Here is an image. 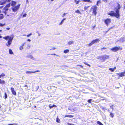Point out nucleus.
Returning <instances> with one entry per match:
<instances>
[{
    "label": "nucleus",
    "mask_w": 125,
    "mask_h": 125,
    "mask_svg": "<svg viewBox=\"0 0 125 125\" xmlns=\"http://www.w3.org/2000/svg\"><path fill=\"white\" fill-rule=\"evenodd\" d=\"M117 8H115L114 10L115 9V13L113 11H111L109 12L107 14L108 15L110 16H114L115 17L118 18L120 16L119 14V10L121 8V7L120 4L117 3Z\"/></svg>",
    "instance_id": "f257e3e1"
},
{
    "label": "nucleus",
    "mask_w": 125,
    "mask_h": 125,
    "mask_svg": "<svg viewBox=\"0 0 125 125\" xmlns=\"http://www.w3.org/2000/svg\"><path fill=\"white\" fill-rule=\"evenodd\" d=\"M13 36H10L7 35L3 37V39L6 40H9L7 43L6 44L8 47H9L12 43V41L13 38Z\"/></svg>",
    "instance_id": "f03ea898"
},
{
    "label": "nucleus",
    "mask_w": 125,
    "mask_h": 125,
    "mask_svg": "<svg viewBox=\"0 0 125 125\" xmlns=\"http://www.w3.org/2000/svg\"><path fill=\"white\" fill-rule=\"evenodd\" d=\"M110 57V56L109 55H104L102 56H98V58L99 59L101 62H103L106 59H108Z\"/></svg>",
    "instance_id": "7ed1b4c3"
},
{
    "label": "nucleus",
    "mask_w": 125,
    "mask_h": 125,
    "mask_svg": "<svg viewBox=\"0 0 125 125\" xmlns=\"http://www.w3.org/2000/svg\"><path fill=\"white\" fill-rule=\"evenodd\" d=\"M97 7L96 5H94L92 6L90 9L91 11H92V14L95 16L97 13Z\"/></svg>",
    "instance_id": "20e7f679"
},
{
    "label": "nucleus",
    "mask_w": 125,
    "mask_h": 125,
    "mask_svg": "<svg viewBox=\"0 0 125 125\" xmlns=\"http://www.w3.org/2000/svg\"><path fill=\"white\" fill-rule=\"evenodd\" d=\"M100 39H96L92 41L91 42L88 44V46L90 47L95 43L99 42L100 41Z\"/></svg>",
    "instance_id": "39448f33"
},
{
    "label": "nucleus",
    "mask_w": 125,
    "mask_h": 125,
    "mask_svg": "<svg viewBox=\"0 0 125 125\" xmlns=\"http://www.w3.org/2000/svg\"><path fill=\"white\" fill-rule=\"evenodd\" d=\"M122 49V47H120L119 46H115L111 49V50L113 52H116L119 50H121Z\"/></svg>",
    "instance_id": "423d86ee"
},
{
    "label": "nucleus",
    "mask_w": 125,
    "mask_h": 125,
    "mask_svg": "<svg viewBox=\"0 0 125 125\" xmlns=\"http://www.w3.org/2000/svg\"><path fill=\"white\" fill-rule=\"evenodd\" d=\"M20 6V4H18L17 6H13L11 8L12 11L14 12L17 11L19 8Z\"/></svg>",
    "instance_id": "0eeeda50"
},
{
    "label": "nucleus",
    "mask_w": 125,
    "mask_h": 125,
    "mask_svg": "<svg viewBox=\"0 0 125 125\" xmlns=\"http://www.w3.org/2000/svg\"><path fill=\"white\" fill-rule=\"evenodd\" d=\"M111 20L110 18H107L104 20V22L105 24L108 26L110 23H111Z\"/></svg>",
    "instance_id": "6e6552de"
},
{
    "label": "nucleus",
    "mask_w": 125,
    "mask_h": 125,
    "mask_svg": "<svg viewBox=\"0 0 125 125\" xmlns=\"http://www.w3.org/2000/svg\"><path fill=\"white\" fill-rule=\"evenodd\" d=\"M2 1H0V5H3L6 4L7 2H10L11 0H3Z\"/></svg>",
    "instance_id": "1a4fd4ad"
},
{
    "label": "nucleus",
    "mask_w": 125,
    "mask_h": 125,
    "mask_svg": "<svg viewBox=\"0 0 125 125\" xmlns=\"http://www.w3.org/2000/svg\"><path fill=\"white\" fill-rule=\"evenodd\" d=\"M10 90H11V92L12 94L15 96L16 95V93L13 87H11L10 88Z\"/></svg>",
    "instance_id": "9d476101"
},
{
    "label": "nucleus",
    "mask_w": 125,
    "mask_h": 125,
    "mask_svg": "<svg viewBox=\"0 0 125 125\" xmlns=\"http://www.w3.org/2000/svg\"><path fill=\"white\" fill-rule=\"evenodd\" d=\"M117 74V75L119 76V77L125 76V73L124 72L120 73H118Z\"/></svg>",
    "instance_id": "9b49d317"
},
{
    "label": "nucleus",
    "mask_w": 125,
    "mask_h": 125,
    "mask_svg": "<svg viewBox=\"0 0 125 125\" xmlns=\"http://www.w3.org/2000/svg\"><path fill=\"white\" fill-rule=\"evenodd\" d=\"M6 83L5 81L3 80H1V79H0V84L1 85H4Z\"/></svg>",
    "instance_id": "f8f14e48"
},
{
    "label": "nucleus",
    "mask_w": 125,
    "mask_h": 125,
    "mask_svg": "<svg viewBox=\"0 0 125 125\" xmlns=\"http://www.w3.org/2000/svg\"><path fill=\"white\" fill-rule=\"evenodd\" d=\"M40 71L39 70H37L36 71H34V72H31V71H27L26 72V73H34L37 72H40Z\"/></svg>",
    "instance_id": "ddd939ff"
},
{
    "label": "nucleus",
    "mask_w": 125,
    "mask_h": 125,
    "mask_svg": "<svg viewBox=\"0 0 125 125\" xmlns=\"http://www.w3.org/2000/svg\"><path fill=\"white\" fill-rule=\"evenodd\" d=\"M16 4V2L14 1H12L11 2V6L13 7L15 6Z\"/></svg>",
    "instance_id": "4468645a"
},
{
    "label": "nucleus",
    "mask_w": 125,
    "mask_h": 125,
    "mask_svg": "<svg viewBox=\"0 0 125 125\" xmlns=\"http://www.w3.org/2000/svg\"><path fill=\"white\" fill-rule=\"evenodd\" d=\"M82 1L84 2H88L90 3L93 2L91 0H82Z\"/></svg>",
    "instance_id": "2eb2a0df"
},
{
    "label": "nucleus",
    "mask_w": 125,
    "mask_h": 125,
    "mask_svg": "<svg viewBox=\"0 0 125 125\" xmlns=\"http://www.w3.org/2000/svg\"><path fill=\"white\" fill-rule=\"evenodd\" d=\"M25 43H24L23 44H22L19 47V49L20 50H22L23 49V46L24 45V44Z\"/></svg>",
    "instance_id": "dca6fc26"
},
{
    "label": "nucleus",
    "mask_w": 125,
    "mask_h": 125,
    "mask_svg": "<svg viewBox=\"0 0 125 125\" xmlns=\"http://www.w3.org/2000/svg\"><path fill=\"white\" fill-rule=\"evenodd\" d=\"M53 107H56L57 106L54 104H53L52 106L51 105V104H50L49 105V107L50 109H51Z\"/></svg>",
    "instance_id": "f3484780"
},
{
    "label": "nucleus",
    "mask_w": 125,
    "mask_h": 125,
    "mask_svg": "<svg viewBox=\"0 0 125 125\" xmlns=\"http://www.w3.org/2000/svg\"><path fill=\"white\" fill-rule=\"evenodd\" d=\"M4 9L5 10V11L4 12L5 14H6V12L7 11L9 10L8 8L6 7L5 6L4 8Z\"/></svg>",
    "instance_id": "a211bd4d"
},
{
    "label": "nucleus",
    "mask_w": 125,
    "mask_h": 125,
    "mask_svg": "<svg viewBox=\"0 0 125 125\" xmlns=\"http://www.w3.org/2000/svg\"><path fill=\"white\" fill-rule=\"evenodd\" d=\"M74 42V41H69L68 42V43L69 45H70L72 44H73Z\"/></svg>",
    "instance_id": "6ab92c4d"
},
{
    "label": "nucleus",
    "mask_w": 125,
    "mask_h": 125,
    "mask_svg": "<svg viewBox=\"0 0 125 125\" xmlns=\"http://www.w3.org/2000/svg\"><path fill=\"white\" fill-rule=\"evenodd\" d=\"M73 115H65L64 116V117H69V118H72L73 117Z\"/></svg>",
    "instance_id": "aec40b11"
},
{
    "label": "nucleus",
    "mask_w": 125,
    "mask_h": 125,
    "mask_svg": "<svg viewBox=\"0 0 125 125\" xmlns=\"http://www.w3.org/2000/svg\"><path fill=\"white\" fill-rule=\"evenodd\" d=\"M66 19V18H63L61 21V22H60V23L59 24V25H61L63 23V22L64 21V20H65Z\"/></svg>",
    "instance_id": "412c9836"
},
{
    "label": "nucleus",
    "mask_w": 125,
    "mask_h": 125,
    "mask_svg": "<svg viewBox=\"0 0 125 125\" xmlns=\"http://www.w3.org/2000/svg\"><path fill=\"white\" fill-rule=\"evenodd\" d=\"M5 74L3 73H2L0 75V78L1 77H3L5 76Z\"/></svg>",
    "instance_id": "4be33fe9"
},
{
    "label": "nucleus",
    "mask_w": 125,
    "mask_h": 125,
    "mask_svg": "<svg viewBox=\"0 0 125 125\" xmlns=\"http://www.w3.org/2000/svg\"><path fill=\"white\" fill-rule=\"evenodd\" d=\"M4 18L3 15L2 14H0V20Z\"/></svg>",
    "instance_id": "5701e85b"
},
{
    "label": "nucleus",
    "mask_w": 125,
    "mask_h": 125,
    "mask_svg": "<svg viewBox=\"0 0 125 125\" xmlns=\"http://www.w3.org/2000/svg\"><path fill=\"white\" fill-rule=\"evenodd\" d=\"M69 51L68 49H66L64 50L63 52L65 53H66L69 52Z\"/></svg>",
    "instance_id": "b1692460"
},
{
    "label": "nucleus",
    "mask_w": 125,
    "mask_h": 125,
    "mask_svg": "<svg viewBox=\"0 0 125 125\" xmlns=\"http://www.w3.org/2000/svg\"><path fill=\"white\" fill-rule=\"evenodd\" d=\"M9 53L11 54H13V53L12 50L11 49H10L9 50Z\"/></svg>",
    "instance_id": "393cba45"
},
{
    "label": "nucleus",
    "mask_w": 125,
    "mask_h": 125,
    "mask_svg": "<svg viewBox=\"0 0 125 125\" xmlns=\"http://www.w3.org/2000/svg\"><path fill=\"white\" fill-rule=\"evenodd\" d=\"M97 123L99 125H104L100 121H98L97 122Z\"/></svg>",
    "instance_id": "a878e982"
},
{
    "label": "nucleus",
    "mask_w": 125,
    "mask_h": 125,
    "mask_svg": "<svg viewBox=\"0 0 125 125\" xmlns=\"http://www.w3.org/2000/svg\"><path fill=\"white\" fill-rule=\"evenodd\" d=\"M114 114L112 113H110V116L111 117L113 118L114 117Z\"/></svg>",
    "instance_id": "bb28decb"
},
{
    "label": "nucleus",
    "mask_w": 125,
    "mask_h": 125,
    "mask_svg": "<svg viewBox=\"0 0 125 125\" xmlns=\"http://www.w3.org/2000/svg\"><path fill=\"white\" fill-rule=\"evenodd\" d=\"M74 1L76 3V4H78L79 3V2L80 1L79 0L77 1L76 0H74Z\"/></svg>",
    "instance_id": "cd10ccee"
},
{
    "label": "nucleus",
    "mask_w": 125,
    "mask_h": 125,
    "mask_svg": "<svg viewBox=\"0 0 125 125\" xmlns=\"http://www.w3.org/2000/svg\"><path fill=\"white\" fill-rule=\"evenodd\" d=\"M76 13L81 14V13L79 10H77L75 11Z\"/></svg>",
    "instance_id": "c85d7f7f"
},
{
    "label": "nucleus",
    "mask_w": 125,
    "mask_h": 125,
    "mask_svg": "<svg viewBox=\"0 0 125 125\" xmlns=\"http://www.w3.org/2000/svg\"><path fill=\"white\" fill-rule=\"evenodd\" d=\"M4 98L5 99H6L7 97V95L6 93H5L4 94Z\"/></svg>",
    "instance_id": "c756f323"
},
{
    "label": "nucleus",
    "mask_w": 125,
    "mask_h": 125,
    "mask_svg": "<svg viewBox=\"0 0 125 125\" xmlns=\"http://www.w3.org/2000/svg\"><path fill=\"white\" fill-rule=\"evenodd\" d=\"M90 6H88L87 7L85 6L84 8V9L85 10H86L88 9V8L90 7Z\"/></svg>",
    "instance_id": "7c9ffc66"
},
{
    "label": "nucleus",
    "mask_w": 125,
    "mask_h": 125,
    "mask_svg": "<svg viewBox=\"0 0 125 125\" xmlns=\"http://www.w3.org/2000/svg\"><path fill=\"white\" fill-rule=\"evenodd\" d=\"M92 100V99H89L87 100V102L91 104L92 103L91 102Z\"/></svg>",
    "instance_id": "2f4dec72"
},
{
    "label": "nucleus",
    "mask_w": 125,
    "mask_h": 125,
    "mask_svg": "<svg viewBox=\"0 0 125 125\" xmlns=\"http://www.w3.org/2000/svg\"><path fill=\"white\" fill-rule=\"evenodd\" d=\"M56 122L58 123H60V119L57 117L56 119Z\"/></svg>",
    "instance_id": "473e14b6"
},
{
    "label": "nucleus",
    "mask_w": 125,
    "mask_h": 125,
    "mask_svg": "<svg viewBox=\"0 0 125 125\" xmlns=\"http://www.w3.org/2000/svg\"><path fill=\"white\" fill-rule=\"evenodd\" d=\"M29 57L31 59H34V58L33 57V56L32 55H30L28 57Z\"/></svg>",
    "instance_id": "72a5a7b5"
},
{
    "label": "nucleus",
    "mask_w": 125,
    "mask_h": 125,
    "mask_svg": "<svg viewBox=\"0 0 125 125\" xmlns=\"http://www.w3.org/2000/svg\"><path fill=\"white\" fill-rule=\"evenodd\" d=\"M5 6L6 7L8 8H9L10 6V3L8 4Z\"/></svg>",
    "instance_id": "f704fd0d"
},
{
    "label": "nucleus",
    "mask_w": 125,
    "mask_h": 125,
    "mask_svg": "<svg viewBox=\"0 0 125 125\" xmlns=\"http://www.w3.org/2000/svg\"><path fill=\"white\" fill-rule=\"evenodd\" d=\"M83 63L85 65L88 66L89 67H90L91 66V65L90 64L87 63L86 62H84Z\"/></svg>",
    "instance_id": "c9c22d12"
},
{
    "label": "nucleus",
    "mask_w": 125,
    "mask_h": 125,
    "mask_svg": "<svg viewBox=\"0 0 125 125\" xmlns=\"http://www.w3.org/2000/svg\"><path fill=\"white\" fill-rule=\"evenodd\" d=\"M109 70L111 71L112 72H113L114 71L113 68H110L109 69Z\"/></svg>",
    "instance_id": "e433bc0d"
},
{
    "label": "nucleus",
    "mask_w": 125,
    "mask_h": 125,
    "mask_svg": "<svg viewBox=\"0 0 125 125\" xmlns=\"http://www.w3.org/2000/svg\"><path fill=\"white\" fill-rule=\"evenodd\" d=\"M5 25V24H2L0 23V26L3 27V26Z\"/></svg>",
    "instance_id": "4c0bfd02"
},
{
    "label": "nucleus",
    "mask_w": 125,
    "mask_h": 125,
    "mask_svg": "<svg viewBox=\"0 0 125 125\" xmlns=\"http://www.w3.org/2000/svg\"><path fill=\"white\" fill-rule=\"evenodd\" d=\"M56 49V48H55V47H53V48H52L51 49H50V50H55Z\"/></svg>",
    "instance_id": "58836bf2"
},
{
    "label": "nucleus",
    "mask_w": 125,
    "mask_h": 125,
    "mask_svg": "<svg viewBox=\"0 0 125 125\" xmlns=\"http://www.w3.org/2000/svg\"><path fill=\"white\" fill-rule=\"evenodd\" d=\"M107 48L106 47H103V48H102L101 49L102 51L104 50H105Z\"/></svg>",
    "instance_id": "ea45409f"
},
{
    "label": "nucleus",
    "mask_w": 125,
    "mask_h": 125,
    "mask_svg": "<svg viewBox=\"0 0 125 125\" xmlns=\"http://www.w3.org/2000/svg\"><path fill=\"white\" fill-rule=\"evenodd\" d=\"M27 14L26 13L24 14L23 15V17H24L26 16Z\"/></svg>",
    "instance_id": "a19ab883"
},
{
    "label": "nucleus",
    "mask_w": 125,
    "mask_h": 125,
    "mask_svg": "<svg viewBox=\"0 0 125 125\" xmlns=\"http://www.w3.org/2000/svg\"><path fill=\"white\" fill-rule=\"evenodd\" d=\"M32 34V33H31L30 34H28V35H27V37H29L30 35H31Z\"/></svg>",
    "instance_id": "79ce46f5"
},
{
    "label": "nucleus",
    "mask_w": 125,
    "mask_h": 125,
    "mask_svg": "<svg viewBox=\"0 0 125 125\" xmlns=\"http://www.w3.org/2000/svg\"><path fill=\"white\" fill-rule=\"evenodd\" d=\"M77 66H79L81 67V68H83V66L81 65H77Z\"/></svg>",
    "instance_id": "37998d69"
},
{
    "label": "nucleus",
    "mask_w": 125,
    "mask_h": 125,
    "mask_svg": "<svg viewBox=\"0 0 125 125\" xmlns=\"http://www.w3.org/2000/svg\"><path fill=\"white\" fill-rule=\"evenodd\" d=\"M66 13H64L63 15H62V17H64V16L66 14Z\"/></svg>",
    "instance_id": "c03bdc74"
},
{
    "label": "nucleus",
    "mask_w": 125,
    "mask_h": 125,
    "mask_svg": "<svg viewBox=\"0 0 125 125\" xmlns=\"http://www.w3.org/2000/svg\"><path fill=\"white\" fill-rule=\"evenodd\" d=\"M120 40L121 41H122V42H123L124 40L123 39H120Z\"/></svg>",
    "instance_id": "a18cd8bd"
},
{
    "label": "nucleus",
    "mask_w": 125,
    "mask_h": 125,
    "mask_svg": "<svg viewBox=\"0 0 125 125\" xmlns=\"http://www.w3.org/2000/svg\"><path fill=\"white\" fill-rule=\"evenodd\" d=\"M102 0L104 2H106L108 0Z\"/></svg>",
    "instance_id": "49530a36"
},
{
    "label": "nucleus",
    "mask_w": 125,
    "mask_h": 125,
    "mask_svg": "<svg viewBox=\"0 0 125 125\" xmlns=\"http://www.w3.org/2000/svg\"><path fill=\"white\" fill-rule=\"evenodd\" d=\"M114 106L113 105H112V106H110V108L111 109H113V107Z\"/></svg>",
    "instance_id": "de8ad7c7"
},
{
    "label": "nucleus",
    "mask_w": 125,
    "mask_h": 125,
    "mask_svg": "<svg viewBox=\"0 0 125 125\" xmlns=\"http://www.w3.org/2000/svg\"><path fill=\"white\" fill-rule=\"evenodd\" d=\"M27 41L30 42L31 41V40L30 39H29L27 40Z\"/></svg>",
    "instance_id": "09e8293b"
},
{
    "label": "nucleus",
    "mask_w": 125,
    "mask_h": 125,
    "mask_svg": "<svg viewBox=\"0 0 125 125\" xmlns=\"http://www.w3.org/2000/svg\"><path fill=\"white\" fill-rule=\"evenodd\" d=\"M97 2L98 3H100V0H98Z\"/></svg>",
    "instance_id": "8fccbe9b"
},
{
    "label": "nucleus",
    "mask_w": 125,
    "mask_h": 125,
    "mask_svg": "<svg viewBox=\"0 0 125 125\" xmlns=\"http://www.w3.org/2000/svg\"><path fill=\"white\" fill-rule=\"evenodd\" d=\"M110 29H109L108 31H106V32H105V33L106 34V33L107 32L109 31V30H110Z\"/></svg>",
    "instance_id": "3c124183"
},
{
    "label": "nucleus",
    "mask_w": 125,
    "mask_h": 125,
    "mask_svg": "<svg viewBox=\"0 0 125 125\" xmlns=\"http://www.w3.org/2000/svg\"><path fill=\"white\" fill-rule=\"evenodd\" d=\"M6 29L7 30H10V28H6Z\"/></svg>",
    "instance_id": "603ef678"
},
{
    "label": "nucleus",
    "mask_w": 125,
    "mask_h": 125,
    "mask_svg": "<svg viewBox=\"0 0 125 125\" xmlns=\"http://www.w3.org/2000/svg\"><path fill=\"white\" fill-rule=\"evenodd\" d=\"M51 55H56L55 54H54V53H53V54H51Z\"/></svg>",
    "instance_id": "864d4df0"
},
{
    "label": "nucleus",
    "mask_w": 125,
    "mask_h": 125,
    "mask_svg": "<svg viewBox=\"0 0 125 125\" xmlns=\"http://www.w3.org/2000/svg\"><path fill=\"white\" fill-rule=\"evenodd\" d=\"M114 70H115L116 69V67H115L114 68H113Z\"/></svg>",
    "instance_id": "5fc2aeb1"
},
{
    "label": "nucleus",
    "mask_w": 125,
    "mask_h": 125,
    "mask_svg": "<svg viewBox=\"0 0 125 125\" xmlns=\"http://www.w3.org/2000/svg\"><path fill=\"white\" fill-rule=\"evenodd\" d=\"M3 6H1L0 7V8H3Z\"/></svg>",
    "instance_id": "6e6d98bb"
},
{
    "label": "nucleus",
    "mask_w": 125,
    "mask_h": 125,
    "mask_svg": "<svg viewBox=\"0 0 125 125\" xmlns=\"http://www.w3.org/2000/svg\"><path fill=\"white\" fill-rule=\"evenodd\" d=\"M96 5L97 6H98V3L97 2V3H96Z\"/></svg>",
    "instance_id": "4d7b16f0"
},
{
    "label": "nucleus",
    "mask_w": 125,
    "mask_h": 125,
    "mask_svg": "<svg viewBox=\"0 0 125 125\" xmlns=\"http://www.w3.org/2000/svg\"><path fill=\"white\" fill-rule=\"evenodd\" d=\"M34 108H36V106H34Z\"/></svg>",
    "instance_id": "13d9d810"
},
{
    "label": "nucleus",
    "mask_w": 125,
    "mask_h": 125,
    "mask_svg": "<svg viewBox=\"0 0 125 125\" xmlns=\"http://www.w3.org/2000/svg\"><path fill=\"white\" fill-rule=\"evenodd\" d=\"M25 87H27V85H25Z\"/></svg>",
    "instance_id": "bf43d9fd"
},
{
    "label": "nucleus",
    "mask_w": 125,
    "mask_h": 125,
    "mask_svg": "<svg viewBox=\"0 0 125 125\" xmlns=\"http://www.w3.org/2000/svg\"><path fill=\"white\" fill-rule=\"evenodd\" d=\"M2 37V36H1L0 35V38H1Z\"/></svg>",
    "instance_id": "052dcab7"
},
{
    "label": "nucleus",
    "mask_w": 125,
    "mask_h": 125,
    "mask_svg": "<svg viewBox=\"0 0 125 125\" xmlns=\"http://www.w3.org/2000/svg\"><path fill=\"white\" fill-rule=\"evenodd\" d=\"M1 13V11L0 10V13Z\"/></svg>",
    "instance_id": "680f3d73"
},
{
    "label": "nucleus",
    "mask_w": 125,
    "mask_h": 125,
    "mask_svg": "<svg viewBox=\"0 0 125 125\" xmlns=\"http://www.w3.org/2000/svg\"><path fill=\"white\" fill-rule=\"evenodd\" d=\"M2 31L1 30H0V32H1Z\"/></svg>",
    "instance_id": "e2e57ef3"
},
{
    "label": "nucleus",
    "mask_w": 125,
    "mask_h": 125,
    "mask_svg": "<svg viewBox=\"0 0 125 125\" xmlns=\"http://www.w3.org/2000/svg\"><path fill=\"white\" fill-rule=\"evenodd\" d=\"M124 73H125V71L124 72Z\"/></svg>",
    "instance_id": "0e129e2a"
},
{
    "label": "nucleus",
    "mask_w": 125,
    "mask_h": 125,
    "mask_svg": "<svg viewBox=\"0 0 125 125\" xmlns=\"http://www.w3.org/2000/svg\"><path fill=\"white\" fill-rule=\"evenodd\" d=\"M26 35H24L23 36H25Z\"/></svg>",
    "instance_id": "69168bd1"
},
{
    "label": "nucleus",
    "mask_w": 125,
    "mask_h": 125,
    "mask_svg": "<svg viewBox=\"0 0 125 125\" xmlns=\"http://www.w3.org/2000/svg\"><path fill=\"white\" fill-rule=\"evenodd\" d=\"M40 35V34H39V35Z\"/></svg>",
    "instance_id": "338daca9"
},
{
    "label": "nucleus",
    "mask_w": 125,
    "mask_h": 125,
    "mask_svg": "<svg viewBox=\"0 0 125 125\" xmlns=\"http://www.w3.org/2000/svg\"><path fill=\"white\" fill-rule=\"evenodd\" d=\"M125 63V61H124Z\"/></svg>",
    "instance_id": "774afa93"
}]
</instances>
